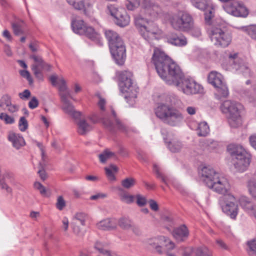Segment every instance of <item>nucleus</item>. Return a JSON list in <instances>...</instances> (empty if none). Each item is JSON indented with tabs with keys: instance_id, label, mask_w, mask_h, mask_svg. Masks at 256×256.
<instances>
[{
	"instance_id": "nucleus-9",
	"label": "nucleus",
	"mask_w": 256,
	"mask_h": 256,
	"mask_svg": "<svg viewBox=\"0 0 256 256\" xmlns=\"http://www.w3.org/2000/svg\"><path fill=\"white\" fill-rule=\"evenodd\" d=\"M240 107V104L230 100H225L220 106L222 112L226 114L228 124L232 128H236L242 125Z\"/></svg>"
},
{
	"instance_id": "nucleus-28",
	"label": "nucleus",
	"mask_w": 256,
	"mask_h": 256,
	"mask_svg": "<svg viewBox=\"0 0 256 256\" xmlns=\"http://www.w3.org/2000/svg\"><path fill=\"white\" fill-rule=\"evenodd\" d=\"M30 58L33 59L35 62V64L32 66H37V68H38L45 69L47 70H50L51 68L50 65L45 62L40 56L34 54L30 56Z\"/></svg>"
},
{
	"instance_id": "nucleus-42",
	"label": "nucleus",
	"mask_w": 256,
	"mask_h": 256,
	"mask_svg": "<svg viewBox=\"0 0 256 256\" xmlns=\"http://www.w3.org/2000/svg\"><path fill=\"white\" fill-rule=\"evenodd\" d=\"M86 215L83 212H78L76 213L73 218V222H77V224H78V222H80V224L84 226H85L86 220Z\"/></svg>"
},
{
	"instance_id": "nucleus-5",
	"label": "nucleus",
	"mask_w": 256,
	"mask_h": 256,
	"mask_svg": "<svg viewBox=\"0 0 256 256\" xmlns=\"http://www.w3.org/2000/svg\"><path fill=\"white\" fill-rule=\"evenodd\" d=\"M105 36L113 58L117 64L122 65L126 58V50L122 40L116 32L111 30H106Z\"/></svg>"
},
{
	"instance_id": "nucleus-21",
	"label": "nucleus",
	"mask_w": 256,
	"mask_h": 256,
	"mask_svg": "<svg viewBox=\"0 0 256 256\" xmlns=\"http://www.w3.org/2000/svg\"><path fill=\"white\" fill-rule=\"evenodd\" d=\"M208 81L214 87L222 84L225 81L223 76L216 71L210 72L208 76Z\"/></svg>"
},
{
	"instance_id": "nucleus-37",
	"label": "nucleus",
	"mask_w": 256,
	"mask_h": 256,
	"mask_svg": "<svg viewBox=\"0 0 256 256\" xmlns=\"http://www.w3.org/2000/svg\"><path fill=\"white\" fill-rule=\"evenodd\" d=\"M191 1L196 8L204 10L208 6L210 0H191Z\"/></svg>"
},
{
	"instance_id": "nucleus-32",
	"label": "nucleus",
	"mask_w": 256,
	"mask_h": 256,
	"mask_svg": "<svg viewBox=\"0 0 256 256\" xmlns=\"http://www.w3.org/2000/svg\"><path fill=\"white\" fill-rule=\"evenodd\" d=\"M162 101L164 104L172 107L176 106L178 103V99L175 96L172 95H164L162 96Z\"/></svg>"
},
{
	"instance_id": "nucleus-17",
	"label": "nucleus",
	"mask_w": 256,
	"mask_h": 256,
	"mask_svg": "<svg viewBox=\"0 0 256 256\" xmlns=\"http://www.w3.org/2000/svg\"><path fill=\"white\" fill-rule=\"evenodd\" d=\"M224 8L228 13L236 16L246 17L248 12L243 3L235 2L232 4H226Z\"/></svg>"
},
{
	"instance_id": "nucleus-50",
	"label": "nucleus",
	"mask_w": 256,
	"mask_h": 256,
	"mask_svg": "<svg viewBox=\"0 0 256 256\" xmlns=\"http://www.w3.org/2000/svg\"><path fill=\"white\" fill-rule=\"evenodd\" d=\"M18 126L20 131L24 132L28 128V122L26 118L24 116H22L20 118Z\"/></svg>"
},
{
	"instance_id": "nucleus-7",
	"label": "nucleus",
	"mask_w": 256,
	"mask_h": 256,
	"mask_svg": "<svg viewBox=\"0 0 256 256\" xmlns=\"http://www.w3.org/2000/svg\"><path fill=\"white\" fill-rule=\"evenodd\" d=\"M228 150L232 157L235 168L239 172H244L248 168L251 156L242 146L232 144L228 146Z\"/></svg>"
},
{
	"instance_id": "nucleus-6",
	"label": "nucleus",
	"mask_w": 256,
	"mask_h": 256,
	"mask_svg": "<svg viewBox=\"0 0 256 256\" xmlns=\"http://www.w3.org/2000/svg\"><path fill=\"white\" fill-rule=\"evenodd\" d=\"M167 84L176 86L178 90L188 95L202 92L203 89L201 85L192 79L186 78L181 68L178 76L176 74L168 80Z\"/></svg>"
},
{
	"instance_id": "nucleus-40",
	"label": "nucleus",
	"mask_w": 256,
	"mask_h": 256,
	"mask_svg": "<svg viewBox=\"0 0 256 256\" xmlns=\"http://www.w3.org/2000/svg\"><path fill=\"white\" fill-rule=\"evenodd\" d=\"M68 3L76 10H82L84 8L83 0H66Z\"/></svg>"
},
{
	"instance_id": "nucleus-44",
	"label": "nucleus",
	"mask_w": 256,
	"mask_h": 256,
	"mask_svg": "<svg viewBox=\"0 0 256 256\" xmlns=\"http://www.w3.org/2000/svg\"><path fill=\"white\" fill-rule=\"evenodd\" d=\"M153 170L156 174V178L160 179L162 182L168 185L166 177L160 172L159 168L156 164L153 165Z\"/></svg>"
},
{
	"instance_id": "nucleus-22",
	"label": "nucleus",
	"mask_w": 256,
	"mask_h": 256,
	"mask_svg": "<svg viewBox=\"0 0 256 256\" xmlns=\"http://www.w3.org/2000/svg\"><path fill=\"white\" fill-rule=\"evenodd\" d=\"M214 88H216L214 96L217 100H220L223 98H226L228 96L229 92L225 82L215 86Z\"/></svg>"
},
{
	"instance_id": "nucleus-35",
	"label": "nucleus",
	"mask_w": 256,
	"mask_h": 256,
	"mask_svg": "<svg viewBox=\"0 0 256 256\" xmlns=\"http://www.w3.org/2000/svg\"><path fill=\"white\" fill-rule=\"evenodd\" d=\"M121 192L119 194L120 200L126 204H130L134 202V196L129 194L127 192L122 189H120Z\"/></svg>"
},
{
	"instance_id": "nucleus-59",
	"label": "nucleus",
	"mask_w": 256,
	"mask_h": 256,
	"mask_svg": "<svg viewBox=\"0 0 256 256\" xmlns=\"http://www.w3.org/2000/svg\"><path fill=\"white\" fill-rule=\"evenodd\" d=\"M136 197L137 198L136 204L138 206H142L146 204V200L144 197L140 194H137Z\"/></svg>"
},
{
	"instance_id": "nucleus-29",
	"label": "nucleus",
	"mask_w": 256,
	"mask_h": 256,
	"mask_svg": "<svg viewBox=\"0 0 256 256\" xmlns=\"http://www.w3.org/2000/svg\"><path fill=\"white\" fill-rule=\"evenodd\" d=\"M97 228L102 230H111L116 228V226L110 219L104 220L96 224Z\"/></svg>"
},
{
	"instance_id": "nucleus-10",
	"label": "nucleus",
	"mask_w": 256,
	"mask_h": 256,
	"mask_svg": "<svg viewBox=\"0 0 256 256\" xmlns=\"http://www.w3.org/2000/svg\"><path fill=\"white\" fill-rule=\"evenodd\" d=\"M73 32L80 35H84L99 46L102 42L100 34L91 26H87L82 20H74L71 22Z\"/></svg>"
},
{
	"instance_id": "nucleus-4",
	"label": "nucleus",
	"mask_w": 256,
	"mask_h": 256,
	"mask_svg": "<svg viewBox=\"0 0 256 256\" xmlns=\"http://www.w3.org/2000/svg\"><path fill=\"white\" fill-rule=\"evenodd\" d=\"M116 76L120 92L129 105L133 106L136 103L138 88L133 82L132 73L128 70H122L118 72Z\"/></svg>"
},
{
	"instance_id": "nucleus-13",
	"label": "nucleus",
	"mask_w": 256,
	"mask_h": 256,
	"mask_svg": "<svg viewBox=\"0 0 256 256\" xmlns=\"http://www.w3.org/2000/svg\"><path fill=\"white\" fill-rule=\"evenodd\" d=\"M126 6L130 10L141 6L146 13L153 17L156 16L161 12L160 8L153 0H127Z\"/></svg>"
},
{
	"instance_id": "nucleus-16",
	"label": "nucleus",
	"mask_w": 256,
	"mask_h": 256,
	"mask_svg": "<svg viewBox=\"0 0 256 256\" xmlns=\"http://www.w3.org/2000/svg\"><path fill=\"white\" fill-rule=\"evenodd\" d=\"M229 59V62L233 70L238 72L240 73H242L246 77L251 76L250 70L244 64L242 60L238 58L237 54H235L234 55H230Z\"/></svg>"
},
{
	"instance_id": "nucleus-33",
	"label": "nucleus",
	"mask_w": 256,
	"mask_h": 256,
	"mask_svg": "<svg viewBox=\"0 0 256 256\" xmlns=\"http://www.w3.org/2000/svg\"><path fill=\"white\" fill-rule=\"evenodd\" d=\"M115 156V154L110 152L108 149H106L98 154L100 162L102 164H105L110 158Z\"/></svg>"
},
{
	"instance_id": "nucleus-46",
	"label": "nucleus",
	"mask_w": 256,
	"mask_h": 256,
	"mask_svg": "<svg viewBox=\"0 0 256 256\" xmlns=\"http://www.w3.org/2000/svg\"><path fill=\"white\" fill-rule=\"evenodd\" d=\"M248 187L250 194L256 199V181L254 180H250Z\"/></svg>"
},
{
	"instance_id": "nucleus-34",
	"label": "nucleus",
	"mask_w": 256,
	"mask_h": 256,
	"mask_svg": "<svg viewBox=\"0 0 256 256\" xmlns=\"http://www.w3.org/2000/svg\"><path fill=\"white\" fill-rule=\"evenodd\" d=\"M106 174L108 178L111 180H115L114 172H116L118 171V167L113 164H111L108 167L104 168Z\"/></svg>"
},
{
	"instance_id": "nucleus-56",
	"label": "nucleus",
	"mask_w": 256,
	"mask_h": 256,
	"mask_svg": "<svg viewBox=\"0 0 256 256\" xmlns=\"http://www.w3.org/2000/svg\"><path fill=\"white\" fill-rule=\"evenodd\" d=\"M178 252L182 254L183 256H190L192 253V250L190 248L182 247L178 250Z\"/></svg>"
},
{
	"instance_id": "nucleus-41",
	"label": "nucleus",
	"mask_w": 256,
	"mask_h": 256,
	"mask_svg": "<svg viewBox=\"0 0 256 256\" xmlns=\"http://www.w3.org/2000/svg\"><path fill=\"white\" fill-rule=\"evenodd\" d=\"M194 254L196 256H212L211 252L206 247L197 248Z\"/></svg>"
},
{
	"instance_id": "nucleus-52",
	"label": "nucleus",
	"mask_w": 256,
	"mask_h": 256,
	"mask_svg": "<svg viewBox=\"0 0 256 256\" xmlns=\"http://www.w3.org/2000/svg\"><path fill=\"white\" fill-rule=\"evenodd\" d=\"M190 34L194 37H199L201 36V30L200 28L198 26H194V24L192 28L188 31Z\"/></svg>"
},
{
	"instance_id": "nucleus-49",
	"label": "nucleus",
	"mask_w": 256,
	"mask_h": 256,
	"mask_svg": "<svg viewBox=\"0 0 256 256\" xmlns=\"http://www.w3.org/2000/svg\"><path fill=\"white\" fill-rule=\"evenodd\" d=\"M20 76L27 80L29 84L31 85L33 84V79L30 76V72L27 70H20Z\"/></svg>"
},
{
	"instance_id": "nucleus-19",
	"label": "nucleus",
	"mask_w": 256,
	"mask_h": 256,
	"mask_svg": "<svg viewBox=\"0 0 256 256\" xmlns=\"http://www.w3.org/2000/svg\"><path fill=\"white\" fill-rule=\"evenodd\" d=\"M166 42L176 46H184L187 44L186 38L182 34H178L176 32H170L166 34Z\"/></svg>"
},
{
	"instance_id": "nucleus-18",
	"label": "nucleus",
	"mask_w": 256,
	"mask_h": 256,
	"mask_svg": "<svg viewBox=\"0 0 256 256\" xmlns=\"http://www.w3.org/2000/svg\"><path fill=\"white\" fill-rule=\"evenodd\" d=\"M166 242V238L158 236L148 239L146 241L147 246L150 250H154L160 254L162 253V246Z\"/></svg>"
},
{
	"instance_id": "nucleus-12",
	"label": "nucleus",
	"mask_w": 256,
	"mask_h": 256,
	"mask_svg": "<svg viewBox=\"0 0 256 256\" xmlns=\"http://www.w3.org/2000/svg\"><path fill=\"white\" fill-rule=\"evenodd\" d=\"M172 27L176 30L188 32L192 28L194 20L192 16L186 12H179L170 19Z\"/></svg>"
},
{
	"instance_id": "nucleus-45",
	"label": "nucleus",
	"mask_w": 256,
	"mask_h": 256,
	"mask_svg": "<svg viewBox=\"0 0 256 256\" xmlns=\"http://www.w3.org/2000/svg\"><path fill=\"white\" fill-rule=\"evenodd\" d=\"M249 249L248 250L250 256H256V239L248 242Z\"/></svg>"
},
{
	"instance_id": "nucleus-43",
	"label": "nucleus",
	"mask_w": 256,
	"mask_h": 256,
	"mask_svg": "<svg viewBox=\"0 0 256 256\" xmlns=\"http://www.w3.org/2000/svg\"><path fill=\"white\" fill-rule=\"evenodd\" d=\"M136 184V180L132 178H127L122 181V186L125 188L130 189Z\"/></svg>"
},
{
	"instance_id": "nucleus-11",
	"label": "nucleus",
	"mask_w": 256,
	"mask_h": 256,
	"mask_svg": "<svg viewBox=\"0 0 256 256\" xmlns=\"http://www.w3.org/2000/svg\"><path fill=\"white\" fill-rule=\"evenodd\" d=\"M208 34L214 44L222 48L228 46L232 41V36L224 26L214 25L208 30Z\"/></svg>"
},
{
	"instance_id": "nucleus-31",
	"label": "nucleus",
	"mask_w": 256,
	"mask_h": 256,
	"mask_svg": "<svg viewBox=\"0 0 256 256\" xmlns=\"http://www.w3.org/2000/svg\"><path fill=\"white\" fill-rule=\"evenodd\" d=\"M196 130L198 136H206L208 134L210 128L208 124L205 122H203L198 124Z\"/></svg>"
},
{
	"instance_id": "nucleus-30",
	"label": "nucleus",
	"mask_w": 256,
	"mask_h": 256,
	"mask_svg": "<svg viewBox=\"0 0 256 256\" xmlns=\"http://www.w3.org/2000/svg\"><path fill=\"white\" fill-rule=\"evenodd\" d=\"M135 24L138 28H143L146 30L148 34H156V32L147 30L146 24L148 22L147 20L140 16H136L134 18Z\"/></svg>"
},
{
	"instance_id": "nucleus-39",
	"label": "nucleus",
	"mask_w": 256,
	"mask_h": 256,
	"mask_svg": "<svg viewBox=\"0 0 256 256\" xmlns=\"http://www.w3.org/2000/svg\"><path fill=\"white\" fill-rule=\"evenodd\" d=\"M132 222L128 218H122L118 220L119 226L124 230H128L132 226Z\"/></svg>"
},
{
	"instance_id": "nucleus-20",
	"label": "nucleus",
	"mask_w": 256,
	"mask_h": 256,
	"mask_svg": "<svg viewBox=\"0 0 256 256\" xmlns=\"http://www.w3.org/2000/svg\"><path fill=\"white\" fill-rule=\"evenodd\" d=\"M172 235L178 242H182L186 239L189 235L188 228L185 225H182L174 230Z\"/></svg>"
},
{
	"instance_id": "nucleus-38",
	"label": "nucleus",
	"mask_w": 256,
	"mask_h": 256,
	"mask_svg": "<svg viewBox=\"0 0 256 256\" xmlns=\"http://www.w3.org/2000/svg\"><path fill=\"white\" fill-rule=\"evenodd\" d=\"M240 29L245 32L252 38L256 40V26L250 25L240 28Z\"/></svg>"
},
{
	"instance_id": "nucleus-48",
	"label": "nucleus",
	"mask_w": 256,
	"mask_h": 256,
	"mask_svg": "<svg viewBox=\"0 0 256 256\" xmlns=\"http://www.w3.org/2000/svg\"><path fill=\"white\" fill-rule=\"evenodd\" d=\"M43 69L37 68L36 66H32V70L35 76L40 80H43V75L42 70Z\"/></svg>"
},
{
	"instance_id": "nucleus-47",
	"label": "nucleus",
	"mask_w": 256,
	"mask_h": 256,
	"mask_svg": "<svg viewBox=\"0 0 256 256\" xmlns=\"http://www.w3.org/2000/svg\"><path fill=\"white\" fill-rule=\"evenodd\" d=\"M0 119L4 121L6 124H11L14 122L15 120L14 117L10 116L5 112L0 114Z\"/></svg>"
},
{
	"instance_id": "nucleus-15",
	"label": "nucleus",
	"mask_w": 256,
	"mask_h": 256,
	"mask_svg": "<svg viewBox=\"0 0 256 256\" xmlns=\"http://www.w3.org/2000/svg\"><path fill=\"white\" fill-rule=\"evenodd\" d=\"M108 10L110 15L114 18L117 25L124 27L128 24L130 17L124 8H118L115 6L110 4L108 6Z\"/></svg>"
},
{
	"instance_id": "nucleus-55",
	"label": "nucleus",
	"mask_w": 256,
	"mask_h": 256,
	"mask_svg": "<svg viewBox=\"0 0 256 256\" xmlns=\"http://www.w3.org/2000/svg\"><path fill=\"white\" fill-rule=\"evenodd\" d=\"M61 101L62 102L68 101V98H72L69 91H65L64 92H60V94Z\"/></svg>"
},
{
	"instance_id": "nucleus-63",
	"label": "nucleus",
	"mask_w": 256,
	"mask_h": 256,
	"mask_svg": "<svg viewBox=\"0 0 256 256\" xmlns=\"http://www.w3.org/2000/svg\"><path fill=\"white\" fill-rule=\"evenodd\" d=\"M149 204L150 208L152 210L157 211L158 210V204L155 200H150L149 201Z\"/></svg>"
},
{
	"instance_id": "nucleus-23",
	"label": "nucleus",
	"mask_w": 256,
	"mask_h": 256,
	"mask_svg": "<svg viewBox=\"0 0 256 256\" xmlns=\"http://www.w3.org/2000/svg\"><path fill=\"white\" fill-rule=\"evenodd\" d=\"M166 143H168V149L172 152H180L182 148V142L176 138L170 139L164 138Z\"/></svg>"
},
{
	"instance_id": "nucleus-27",
	"label": "nucleus",
	"mask_w": 256,
	"mask_h": 256,
	"mask_svg": "<svg viewBox=\"0 0 256 256\" xmlns=\"http://www.w3.org/2000/svg\"><path fill=\"white\" fill-rule=\"evenodd\" d=\"M8 139L12 142L13 146L16 149H19L25 144L23 137L14 133L10 134Z\"/></svg>"
},
{
	"instance_id": "nucleus-3",
	"label": "nucleus",
	"mask_w": 256,
	"mask_h": 256,
	"mask_svg": "<svg viewBox=\"0 0 256 256\" xmlns=\"http://www.w3.org/2000/svg\"><path fill=\"white\" fill-rule=\"evenodd\" d=\"M199 174L201 180L210 188L214 192L226 195L230 188L228 180L220 176L219 173L216 172L210 166H204Z\"/></svg>"
},
{
	"instance_id": "nucleus-24",
	"label": "nucleus",
	"mask_w": 256,
	"mask_h": 256,
	"mask_svg": "<svg viewBox=\"0 0 256 256\" xmlns=\"http://www.w3.org/2000/svg\"><path fill=\"white\" fill-rule=\"evenodd\" d=\"M78 132L80 134L85 135L92 129V126L86 120L80 118L76 122Z\"/></svg>"
},
{
	"instance_id": "nucleus-14",
	"label": "nucleus",
	"mask_w": 256,
	"mask_h": 256,
	"mask_svg": "<svg viewBox=\"0 0 256 256\" xmlns=\"http://www.w3.org/2000/svg\"><path fill=\"white\" fill-rule=\"evenodd\" d=\"M219 202L223 212L229 216L230 218L236 219L238 208L235 197L228 194L221 196Z\"/></svg>"
},
{
	"instance_id": "nucleus-61",
	"label": "nucleus",
	"mask_w": 256,
	"mask_h": 256,
	"mask_svg": "<svg viewBox=\"0 0 256 256\" xmlns=\"http://www.w3.org/2000/svg\"><path fill=\"white\" fill-rule=\"evenodd\" d=\"M2 100L3 102H2V104L0 105L2 106L3 105H6V106H10L11 103V98L8 95H4L2 96Z\"/></svg>"
},
{
	"instance_id": "nucleus-54",
	"label": "nucleus",
	"mask_w": 256,
	"mask_h": 256,
	"mask_svg": "<svg viewBox=\"0 0 256 256\" xmlns=\"http://www.w3.org/2000/svg\"><path fill=\"white\" fill-rule=\"evenodd\" d=\"M12 28L14 30V32L16 35L18 36L23 34L22 27L19 24L14 23L12 24Z\"/></svg>"
},
{
	"instance_id": "nucleus-26",
	"label": "nucleus",
	"mask_w": 256,
	"mask_h": 256,
	"mask_svg": "<svg viewBox=\"0 0 256 256\" xmlns=\"http://www.w3.org/2000/svg\"><path fill=\"white\" fill-rule=\"evenodd\" d=\"M62 103V108L65 113L75 118H78L80 116V112L75 110L74 106L69 100Z\"/></svg>"
},
{
	"instance_id": "nucleus-60",
	"label": "nucleus",
	"mask_w": 256,
	"mask_h": 256,
	"mask_svg": "<svg viewBox=\"0 0 256 256\" xmlns=\"http://www.w3.org/2000/svg\"><path fill=\"white\" fill-rule=\"evenodd\" d=\"M30 92L28 90H25L23 92L18 94L19 97L23 100H28L30 96Z\"/></svg>"
},
{
	"instance_id": "nucleus-2",
	"label": "nucleus",
	"mask_w": 256,
	"mask_h": 256,
	"mask_svg": "<svg viewBox=\"0 0 256 256\" xmlns=\"http://www.w3.org/2000/svg\"><path fill=\"white\" fill-rule=\"evenodd\" d=\"M152 62L154 64L158 76L167 84L176 74L178 76L180 67L164 52L155 48L152 58Z\"/></svg>"
},
{
	"instance_id": "nucleus-1",
	"label": "nucleus",
	"mask_w": 256,
	"mask_h": 256,
	"mask_svg": "<svg viewBox=\"0 0 256 256\" xmlns=\"http://www.w3.org/2000/svg\"><path fill=\"white\" fill-rule=\"evenodd\" d=\"M96 96L99 98L98 105L100 112L98 114H94L90 116V120L94 124L102 122V124L111 132H114L116 128L122 132H127L128 126L116 117V113L112 107L105 108L106 100L101 97L100 94H97Z\"/></svg>"
},
{
	"instance_id": "nucleus-51",
	"label": "nucleus",
	"mask_w": 256,
	"mask_h": 256,
	"mask_svg": "<svg viewBox=\"0 0 256 256\" xmlns=\"http://www.w3.org/2000/svg\"><path fill=\"white\" fill-rule=\"evenodd\" d=\"M34 188L38 190L40 194L43 196H46V190L45 187L40 182H36L34 184Z\"/></svg>"
},
{
	"instance_id": "nucleus-58",
	"label": "nucleus",
	"mask_w": 256,
	"mask_h": 256,
	"mask_svg": "<svg viewBox=\"0 0 256 256\" xmlns=\"http://www.w3.org/2000/svg\"><path fill=\"white\" fill-rule=\"evenodd\" d=\"M38 105V101L36 97L34 96L28 102V106L31 109L36 108Z\"/></svg>"
},
{
	"instance_id": "nucleus-36",
	"label": "nucleus",
	"mask_w": 256,
	"mask_h": 256,
	"mask_svg": "<svg viewBox=\"0 0 256 256\" xmlns=\"http://www.w3.org/2000/svg\"><path fill=\"white\" fill-rule=\"evenodd\" d=\"M72 232L74 234L78 237L82 238L85 234L86 230H83L77 224V222H72L71 223Z\"/></svg>"
},
{
	"instance_id": "nucleus-25",
	"label": "nucleus",
	"mask_w": 256,
	"mask_h": 256,
	"mask_svg": "<svg viewBox=\"0 0 256 256\" xmlns=\"http://www.w3.org/2000/svg\"><path fill=\"white\" fill-rule=\"evenodd\" d=\"M240 204L241 207L250 214L256 210V206L254 205L248 198L243 196L240 199Z\"/></svg>"
},
{
	"instance_id": "nucleus-8",
	"label": "nucleus",
	"mask_w": 256,
	"mask_h": 256,
	"mask_svg": "<svg viewBox=\"0 0 256 256\" xmlns=\"http://www.w3.org/2000/svg\"><path fill=\"white\" fill-rule=\"evenodd\" d=\"M155 114L164 123L172 126H176L184 119V116L180 112L163 102L158 104L155 109Z\"/></svg>"
},
{
	"instance_id": "nucleus-57",
	"label": "nucleus",
	"mask_w": 256,
	"mask_h": 256,
	"mask_svg": "<svg viewBox=\"0 0 256 256\" xmlns=\"http://www.w3.org/2000/svg\"><path fill=\"white\" fill-rule=\"evenodd\" d=\"M162 246H164L168 251L173 250L174 248V244L169 238H166V242L164 243Z\"/></svg>"
},
{
	"instance_id": "nucleus-62",
	"label": "nucleus",
	"mask_w": 256,
	"mask_h": 256,
	"mask_svg": "<svg viewBox=\"0 0 256 256\" xmlns=\"http://www.w3.org/2000/svg\"><path fill=\"white\" fill-rule=\"evenodd\" d=\"M59 82L60 84L59 86V90L60 91V92L66 91L67 87L65 80L64 78H61L59 80Z\"/></svg>"
},
{
	"instance_id": "nucleus-53",
	"label": "nucleus",
	"mask_w": 256,
	"mask_h": 256,
	"mask_svg": "<svg viewBox=\"0 0 256 256\" xmlns=\"http://www.w3.org/2000/svg\"><path fill=\"white\" fill-rule=\"evenodd\" d=\"M56 206L60 210H62L66 206V202L62 196H60L58 198Z\"/></svg>"
},
{
	"instance_id": "nucleus-64",
	"label": "nucleus",
	"mask_w": 256,
	"mask_h": 256,
	"mask_svg": "<svg viewBox=\"0 0 256 256\" xmlns=\"http://www.w3.org/2000/svg\"><path fill=\"white\" fill-rule=\"evenodd\" d=\"M250 145L256 150V134L252 135L249 138Z\"/></svg>"
}]
</instances>
